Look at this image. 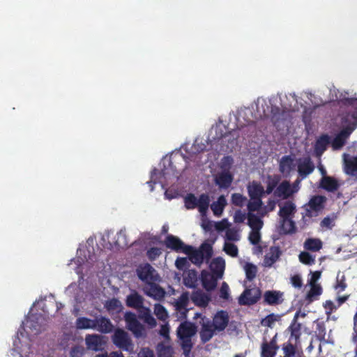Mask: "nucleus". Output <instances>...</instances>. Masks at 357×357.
I'll use <instances>...</instances> for the list:
<instances>
[{
	"label": "nucleus",
	"mask_w": 357,
	"mask_h": 357,
	"mask_svg": "<svg viewBox=\"0 0 357 357\" xmlns=\"http://www.w3.org/2000/svg\"><path fill=\"white\" fill-rule=\"evenodd\" d=\"M337 216L335 213L325 217L320 222V227L323 229H331L335 226V221Z\"/></svg>",
	"instance_id": "37998d69"
},
{
	"label": "nucleus",
	"mask_w": 357,
	"mask_h": 357,
	"mask_svg": "<svg viewBox=\"0 0 357 357\" xmlns=\"http://www.w3.org/2000/svg\"><path fill=\"white\" fill-rule=\"evenodd\" d=\"M216 331H223L228 326L229 318L226 311H218L211 320Z\"/></svg>",
	"instance_id": "4468645a"
},
{
	"label": "nucleus",
	"mask_w": 357,
	"mask_h": 357,
	"mask_svg": "<svg viewBox=\"0 0 357 357\" xmlns=\"http://www.w3.org/2000/svg\"><path fill=\"white\" fill-rule=\"evenodd\" d=\"M251 201H250L247 205L248 213H252L255 211H258L261 208L263 205V202L261 201V199L256 198V199H250Z\"/></svg>",
	"instance_id": "09e8293b"
},
{
	"label": "nucleus",
	"mask_w": 357,
	"mask_h": 357,
	"mask_svg": "<svg viewBox=\"0 0 357 357\" xmlns=\"http://www.w3.org/2000/svg\"><path fill=\"white\" fill-rule=\"evenodd\" d=\"M294 166L293 158L290 155H284L280 161L279 169L283 175H289Z\"/></svg>",
	"instance_id": "bb28decb"
},
{
	"label": "nucleus",
	"mask_w": 357,
	"mask_h": 357,
	"mask_svg": "<svg viewBox=\"0 0 357 357\" xmlns=\"http://www.w3.org/2000/svg\"><path fill=\"white\" fill-rule=\"evenodd\" d=\"M281 255V251L279 247H271L269 252L266 254L264 259V265L266 267H271L275 264Z\"/></svg>",
	"instance_id": "5701e85b"
},
{
	"label": "nucleus",
	"mask_w": 357,
	"mask_h": 357,
	"mask_svg": "<svg viewBox=\"0 0 357 357\" xmlns=\"http://www.w3.org/2000/svg\"><path fill=\"white\" fill-rule=\"evenodd\" d=\"M327 198L324 195H313L307 204L303 206L302 213L303 227L308 225L307 218L318 216L325 208Z\"/></svg>",
	"instance_id": "f03ea898"
},
{
	"label": "nucleus",
	"mask_w": 357,
	"mask_h": 357,
	"mask_svg": "<svg viewBox=\"0 0 357 357\" xmlns=\"http://www.w3.org/2000/svg\"><path fill=\"white\" fill-rule=\"evenodd\" d=\"M225 238L228 241H238V234L234 229H227L225 234Z\"/></svg>",
	"instance_id": "338daca9"
},
{
	"label": "nucleus",
	"mask_w": 357,
	"mask_h": 357,
	"mask_svg": "<svg viewBox=\"0 0 357 357\" xmlns=\"http://www.w3.org/2000/svg\"><path fill=\"white\" fill-rule=\"evenodd\" d=\"M144 290L146 295L157 301L163 299L165 296V289L154 282H148Z\"/></svg>",
	"instance_id": "ddd939ff"
},
{
	"label": "nucleus",
	"mask_w": 357,
	"mask_h": 357,
	"mask_svg": "<svg viewBox=\"0 0 357 357\" xmlns=\"http://www.w3.org/2000/svg\"><path fill=\"white\" fill-rule=\"evenodd\" d=\"M295 211L296 205L292 202L287 201L280 207L278 215L281 219L287 220L288 218H292L291 215L294 214Z\"/></svg>",
	"instance_id": "c756f323"
},
{
	"label": "nucleus",
	"mask_w": 357,
	"mask_h": 357,
	"mask_svg": "<svg viewBox=\"0 0 357 357\" xmlns=\"http://www.w3.org/2000/svg\"><path fill=\"white\" fill-rule=\"evenodd\" d=\"M282 293L278 291L268 290L264 294V303L270 305H275L282 303Z\"/></svg>",
	"instance_id": "aec40b11"
},
{
	"label": "nucleus",
	"mask_w": 357,
	"mask_h": 357,
	"mask_svg": "<svg viewBox=\"0 0 357 357\" xmlns=\"http://www.w3.org/2000/svg\"><path fill=\"white\" fill-rule=\"evenodd\" d=\"M159 357H173V349L172 347L164 344L158 345Z\"/></svg>",
	"instance_id": "864d4df0"
},
{
	"label": "nucleus",
	"mask_w": 357,
	"mask_h": 357,
	"mask_svg": "<svg viewBox=\"0 0 357 357\" xmlns=\"http://www.w3.org/2000/svg\"><path fill=\"white\" fill-rule=\"evenodd\" d=\"M246 201V197L239 193H234L231 195L232 204L236 206H243Z\"/></svg>",
	"instance_id": "5fc2aeb1"
},
{
	"label": "nucleus",
	"mask_w": 357,
	"mask_h": 357,
	"mask_svg": "<svg viewBox=\"0 0 357 357\" xmlns=\"http://www.w3.org/2000/svg\"><path fill=\"white\" fill-rule=\"evenodd\" d=\"M216 275L210 273L206 271H202L201 273V281L203 287L208 291L215 289L217 286L218 280Z\"/></svg>",
	"instance_id": "f3484780"
},
{
	"label": "nucleus",
	"mask_w": 357,
	"mask_h": 357,
	"mask_svg": "<svg viewBox=\"0 0 357 357\" xmlns=\"http://www.w3.org/2000/svg\"><path fill=\"white\" fill-rule=\"evenodd\" d=\"M106 307L109 310H117L121 307V304L118 299L112 298L107 301Z\"/></svg>",
	"instance_id": "13d9d810"
},
{
	"label": "nucleus",
	"mask_w": 357,
	"mask_h": 357,
	"mask_svg": "<svg viewBox=\"0 0 357 357\" xmlns=\"http://www.w3.org/2000/svg\"><path fill=\"white\" fill-rule=\"evenodd\" d=\"M298 344H296L294 342H290L288 340L287 342L282 344V350L284 352L283 357H294L296 353V347Z\"/></svg>",
	"instance_id": "58836bf2"
},
{
	"label": "nucleus",
	"mask_w": 357,
	"mask_h": 357,
	"mask_svg": "<svg viewBox=\"0 0 357 357\" xmlns=\"http://www.w3.org/2000/svg\"><path fill=\"white\" fill-rule=\"evenodd\" d=\"M298 315L299 312H296L290 326L287 328V331L290 333L289 340L290 342H294L296 344H300L301 336L302 334V325L301 323L298 322Z\"/></svg>",
	"instance_id": "1a4fd4ad"
},
{
	"label": "nucleus",
	"mask_w": 357,
	"mask_h": 357,
	"mask_svg": "<svg viewBox=\"0 0 357 357\" xmlns=\"http://www.w3.org/2000/svg\"><path fill=\"white\" fill-rule=\"evenodd\" d=\"M154 272L155 269L152 267L151 264L148 263L140 265L137 268V273L138 278L142 281L145 282L146 283L155 280L153 275V273Z\"/></svg>",
	"instance_id": "2eb2a0df"
},
{
	"label": "nucleus",
	"mask_w": 357,
	"mask_h": 357,
	"mask_svg": "<svg viewBox=\"0 0 357 357\" xmlns=\"http://www.w3.org/2000/svg\"><path fill=\"white\" fill-rule=\"evenodd\" d=\"M229 289L228 284L225 282H224L222 284V286H221V288L220 290V297L223 299L227 300L229 297Z\"/></svg>",
	"instance_id": "680f3d73"
},
{
	"label": "nucleus",
	"mask_w": 357,
	"mask_h": 357,
	"mask_svg": "<svg viewBox=\"0 0 357 357\" xmlns=\"http://www.w3.org/2000/svg\"><path fill=\"white\" fill-rule=\"evenodd\" d=\"M87 348L93 351H99L102 345V337L100 335H87L85 338Z\"/></svg>",
	"instance_id": "b1692460"
},
{
	"label": "nucleus",
	"mask_w": 357,
	"mask_h": 357,
	"mask_svg": "<svg viewBox=\"0 0 357 357\" xmlns=\"http://www.w3.org/2000/svg\"><path fill=\"white\" fill-rule=\"evenodd\" d=\"M322 245V241L319 238H308L304 243V248L312 252L320 250Z\"/></svg>",
	"instance_id": "473e14b6"
},
{
	"label": "nucleus",
	"mask_w": 357,
	"mask_h": 357,
	"mask_svg": "<svg viewBox=\"0 0 357 357\" xmlns=\"http://www.w3.org/2000/svg\"><path fill=\"white\" fill-rule=\"evenodd\" d=\"M139 312V318L144 320L146 319V317H148L149 314H151V310L149 308L142 306V308H139L137 310Z\"/></svg>",
	"instance_id": "774afa93"
},
{
	"label": "nucleus",
	"mask_w": 357,
	"mask_h": 357,
	"mask_svg": "<svg viewBox=\"0 0 357 357\" xmlns=\"http://www.w3.org/2000/svg\"><path fill=\"white\" fill-rule=\"evenodd\" d=\"M175 265L179 270H184L189 266L188 261L185 257H178L176 260Z\"/></svg>",
	"instance_id": "052dcab7"
},
{
	"label": "nucleus",
	"mask_w": 357,
	"mask_h": 357,
	"mask_svg": "<svg viewBox=\"0 0 357 357\" xmlns=\"http://www.w3.org/2000/svg\"><path fill=\"white\" fill-rule=\"evenodd\" d=\"M193 319H199L197 323L200 326L199 336L201 342L205 344L210 341L216 332L211 319L199 312H196Z\"/></svg>",
	"instance_id": "7ed1b4c3"
},
{
	"label": "nucleus",
	"mask_w": 357,
	"mask_h": 357,
	"mask_svg": "<svg viewBox=\"0 0 357 357\" xmlns=\"http://www.w3.org/2000/svg\"><path fill=\"white\" fill-rule=\"evenodd\" d=\"M185 206L187 209H194L197 206V199L192 193L188 194L184 199Z\"/></svg>",
	"instance_id": "49530a36"
},
{
	"label": "nucleus",
	"mask_w": 357,
	"mask_h": 357,
	"mask_svg": "<svg viewBox=\"0 0 357 357\" xmlns=\"http://www.w3.org/2000/svg\"><path fill=\"white\" fill-rule=\"evenodd\" d=\"M261 357H275L278 349L276 341L273 338L269 342L264 341L261 344Z\"/></svg>",
	"instance_id": "412c9836"
},
{
	"label": "nucleus",
	"mask_w": 357,
	"mask_h": 357,
	"mask_svg": "<svg viewBox=\"0 0 357 357\" xmlns=\"http://www.w3.org/2000/svg\"><path fill=\"white\" fill-rule=\"evenodd\" d=\"M209 268L211 273L216 275V278H222L225 269V261L221 257H218L212 259L210 263Z\"/></svg>",
	"instance_id": "dca6fc26"
},
{
	"label": "nucleus",
	"mask_w": 357,
	"mask_h": 357,
	"mask_svg": "<svg viewBox=\"0 0 357 357\" xmlns=\"http://www.w3.org/2000/svg\"><path fill=\"white\" fill-rule=\"evenodd\" d=\"M261 296V291L259 288L245 289L238 298L241 305H252L258 302Z\"/></svg>",
	"instance_id": "0eeeda50"
},
{
	"label": "nucleus",
	"mask_w": 357,
	"mask_h": 357,
	"mask_svg": "<svg viewBox=\"0 0 357 357\" xmlns=\"http://www.w3.org/2000/svg\"><path fill=\"white\" fill-rule=\"evenodd\" d=\"M154 313L160 320H165L168 317L165 307L160 303H157L154 305Z\"/></svg>",
	"instance_id": "de8ad7c7"
},
{
	"label": "nucleus",
	"mask_w": 357,
	"mask_h": 357,
	"mask_svg": "<svg viewBox=\"0 0 357 357\" xmlns=\"http://www.w3.org/2000/svg\"><path fill=\"white\" fill-rule=\"evenodd\" d=\"M84 354V348L81 346H75L71 348L70 355L72 357H81Z\"/></svg>",
	"instance_id": "e2e57ef3"
},
{
	"label": "nucleus",
	"mask_w": 357,
	"mask_h": 357,
	"mask_svg": "<svg viewBox=\"0 0 357 357\" xmlns=\"http://www.w3.org/2000/svg\"><path fill=\"white\" fill-rule=\"evenodd\" d=\"M248 238L252 245H257L261 241V234L259 230L252 229L249 234Z\"/></svg>",
	"instance_id": "4d7b16f0"
},
{
	"label": "nucleus",
	"mask_w": 357,
	"mask_h": 357,
	"mask_svg": "<svg viewBox=\"0 0 357 357\" xmlns=\"http://www.w3.org/2000/svg\"><path fill=\"white\" fill-rule=\"evenodd\" d=\"M93 330H96L101 333H109L113 331L114 326L110 319L107 317L100 315L93 319Z\"/></svg>",
	"instance_id": "9b49d317"
},
{
	"label": "nucleus",
	"mask_w": 357,
	"mask_h": 357,
	"mask_svg": "<svg viewBox=\"0 0 357 357\" xmlns=\"http://www.w3.org/2000/svg\"><path fill=\"white\" fill-rule=\"evenodd\" d=\"M248 225L254 230H260L263 227V221L260 217H258L252 213H248Z\"/></svg>",
	"instance_id": "f704fd0d"
},
{
	"label": "nucleus",
	"mask_w": 357,
	"mask_h": 357,
	"mask_svg": "<svg viewBox=\"0 0 357 357\" xmlns=\"http://www.w3.org/2000/svg\"><path fill=\"white\" fill-rule=\"evenodd\" d=\"M245 271L246 278L249 281H252L256 277L257 268L255 265L252 264L247 263L246 265L245 266Z\"/></svg>",
	"instance_id": "8fccbe9b"
},
{
	"label": "nucleus",
	"mask_w": 357,
	"mask_h": 357,
	"mask_svg": "<svg viewBox=\"0 0 357 357\" xmlns=\"http://www.w3.org/2000/svg\"><path fill=\"white\" fill-rule=\"evenodd\" d=\"M188 255L189 259L195 264H201L204 261L203 255L199 250H196L192 246V250L189 253H185Z\"/></svg>",
	"instance_id": "79ce46f5"
},
{
	"label": "nucleus",
	"mask_w": 357,
	"mask_h": 357,
	"mask_svg": "<svg viewBox=\"0 0 357 357\" xmlns=\"http://www.w3.org/2000/svg\"><path fill=\"white\" fill-rule=\"evenodd\" d=\"M197 331V326L188 321L181 323L177 329V335L181 340V347L185 357L190 356L193 347L191 337L196 334Z\"/></svg>",
	"instance_id": "f257e3e1"
},
{
	"label": "nucleus",
	"mask_w": 357,
	"mask_h": 357,
	"mask_svg": "<svg viewBox=\"0 0 357 357\" xmlns=\"http://www.w3.org/2000/svg\"><path fill=\"white\" fill-rule=\"evenodd\" d=\"M281 230L284 234H293L296 232V227L292 218L281 220Z\"/></svg>",
	"instance_id": "72a5a7b5"
},
{
	"label": "nucleus",
	"mask_w": 357,
	"mask_h": 357,
	"mask_svg": "<svg viewBox=\"0 0 357 357\" xmlns=\"http://www.w3.org/2000/svg\"><path fill=\"white\" fill-rule=\"evenodd\" d=\"M210 203V199L208 195L202 194L199 199H197V207L199 209V211L202 215H205L208 211Z\"/></svg>",
	"instance_id": "c9c22d12"
},
{
	"label": "nucleus",
	"mask_w": 357,
	"mask_h": 357,
	"mask_svg": "<svg viewBox=\"0 0 357 357\" xmlns=\"http://www.w3.org/2000/svg\"><path fill=\"white\" fill-rule=\"evenodd\" d=\"M315 169L314 162L310 157H305L298 160V173L301 179L312 174Z\"/></svg>",
	"instance_id": "9d476101"
},
{
	"label": "nucleus",
	"mask_w": 357,
	"mask_h": 357,
	"mask_svg": "<svg viewBox=\"0 0 357 357\" xmlns=\"http://www.w3.org/2000/svg\"><path fill=\"white\" fill-rule=\"evenodd\" d=\"M248 192L250 199H261L264 195L266 194V191L261 184L256 181H253L248 185Z\"/></svg>",
	"instance_id": "cd10ccee"
},
{
	"label": "nucleus",
	"mask_w": 357,
	"mask_h": 357,
	"mask_svg": "<svg viewBox=\"0 0 357 357\" xmlns=\"http://www.w3.org/2000/svg\"><path fill=\"white\" fill-rule=\"evenodd\" d=\"M245 213H243L241 210H238L235 212L234 215V221L236 223H242L245 221Z\"/></svg>",
	"instance_id": "0e129e2a"
},
{
	"label": "nucleus",
	"mask_w": 357,
	"mask_h": 357,
	"mask_svg": "<svg viewBox=\"0 0 357 357\" xmlns=\"http://www.w3.org/2000/svg\"><path fill=\"white\" fill-rule=\"evenodd\" d=\"M281 316L279 314H275L273 313H271L268 315H267L265 318H264L261 321V324L263 326H267L268 328H273L274 324L275 321H278L280 320Z\"/></svg>",
	"instance_id": "a19ab883"
},
{
	"label": "nucleus",
	"mask_w": 357,
	"mask_h": 357,
	"mask_svg": "<svg viewBox=\"0 0 357 357\" xmlns=\"http://www.w3.org/2000/svg\"><path fill=\"white\" fill-rule=\"evenodd\" d=\"M291 284L293 285V287L298 288V289L301 288V287L303 285V281H302L301 277L298 274L294 275L291 278Z\"/></svg>",
	"instance_id": "69168bd1"
},
{
	"label": "nucleus",
	"mask_w": 357,
	"mask_h": 357,
	"mask_svg": "<svg viewBox=\"0 0 357 357\" xmlns=\"http://www.w3.org/2000/svg\"><path fill=\"white\" fill-rule=\"evenodd\" d=\"M225 205L226 199L224 196L221 195L218 197L217 202H213L211 205V208L215 215H220L223 212Z\"/></svg>",
	"instance_id": "4c0bfd02"
},
{
	"label": "nucleus",
	"mask_w": 357,
	"mask_h": 357,
	"mask_svg": "<svg viewBox=\"0 0 357 357\" xmlns=\"http://www.w3.org/2000/svg\"><path fill=\"white\" fill-rule=\"evenodd\" d=\"M165 243L167 248L177 252L189 253L192 250V245H185L180 238L172 234L166 237Z\"/></svg>",
	"instance_id": "6e6552de"
},
{
	"label": "nucleus",
	"mask_w": 357,
	"mask_h": 357,
	"mask_svg": "<svg viewBox=\"0 0 357 357\" xmlns=\"http://www.w3.org/2000/svg\"><path fill=\"white\" fill-rule=\"evenodd\" d=\"M310 289L307 294L306 298L310 303L317 300L318 297L322 294V288L319 284H312Z\"/></svg>",
	"instance_id": "e433bc0d"
},
{
	"label": "nucleus",
	"mask_w": 357,
	"mask_h": 357,
	"mask_svg": "<svg viewBox=\"0 0 357 357\" xmlns=\"http://www.w3.org/2000/svg\"><path fill=\"white\" fill-rule=\"evenodd\" d=\"M189 303V293H182L180 297L175 301L176 311L181 313L182 318H186L188 312V305Z\"/></svg>",
	"instance_id": "a211bd4d"
},
{
	"label": "nucleus",
	"mask_w": 357,
	"mask_h": 357,
	"mask_svg": "<svg viewBox=\"0 0 357 357\" xmlns=\"http://www.w3.org/2000/svg\"><path fill=\"white\" fill-rule=\"evenodd\" d=\"M344 172L351 176H357V155L348 157L344 154Z\"/></svg>",
	"instance_id": "393cba45"
},
{
	"label": "nucleus",
	"mask_w": 357,
	"mask_h": 357,
	"mask_svg": "<svg viewBox=\"0 0 357 357\" xmlns=\"http://www.w3.org/2000/svg\"><path fill=\"white\" fill-rule=\"evenodd\" d=\"M349 135L346 130L341 131L336 137L331 142V146L334 150L341 149L346 142V139Z\"/></svg>",
	"instance_id": "2f4dec72"
},
{
	"label": "nucleus",
	"mask_w": 357,
	"mask_h": 357,
	"mask_svg": "<svg viewBox=\"0 0 357 357\" xmlns=\"http://www.w3.org/2000/svg\"><path fill=\"white\" fill-rule=\"evenodd\" d=\"M331 144V138L327 134L321 135L316 141L314 151L317 155H321L326 150L327 146Z\"/></svg>",
	"instance_id": "c85d7f7f"
},
{
	"label": "nucleus",
	"mask_w": 357,
	"mask_h": 357,
	"mask_svg": "<svg viewBox=\"0 0 357 357\" xmlns=\"http://www.w3.org/2000/svg\"><path fill=\"white\" fill-rule=\"evenodd\" d=\"M338 181L330 176H324L319 182V187L328 192H334L340 188Z\"/></svg>",
	"instance_id": "6ab92c4d"
},
{
	"label": "nucleus",
	"mask_w": 357,
	"mask_h": 357,
	"mask_svg": "<svg viewBox=\"0 0 357 357\" xmlns=\"http://www.w3.org/2000/svg\"><path fill=\"white\" fill-rule=\"evenodd\" d=\"M233 181V176L229 172H222L218 174L215 178V183L220 188L227 189Z\"/></svg>",
	"instance_id": "4be33fe9"
},
{
	"label": "nucleus",
	"mask_w": 357,
	"mask_h": 357,
	"mask_svg": "<svg viewBox=\"0 0 357 357\" xmlns=\"http://www.w3.org/2000/svg\"><path fill=\"white\" fill-rule=\"evenodd\" d=\"M296 192L297 190L292 188L289 181H283L274 190L273 195L275 197L287 199Z\"/></svg>",
	"instance_id": "f8f14e48"
},
{
	"label": "nucleus",
	"mask_w": 357,
	"mask_h": 357,
	"mask_svg": "<svg viewBox=\"0 0 357 357\" xmlns=\"http://www.w3.org/2000/svg\"><path fill=\"white\" fill-rule=\"evenodd\" d=\"M299 260L305 265H312L315 263V258L307 252H301L298 256Z\"/></svg>",
	"instance_id": "3c124183"
},
{
	"label": "nucleus",
	"mask_w": 357,
	"mask_h": 357,
	"mask_svg": "<svg viewBox=\"0 0 357 357\" xmlns=\"http://www.w3.org/2000/svg\"><path fill=\"white\" fill-rule=\"evenodd\" d=\"M76 326L79 329H93L95 327L93 319L79 317L76 321Z\"/></svg>",
	"instance_id": "ea45409f"
},
{
	"label": "nucleus",
	"mask_w": 357,
	"mask_h": 357,
	"mask_svg": "<svg viewBox=\"0 0 357 357\" xmlns=\"http://www.w3.org/2000/svg\"><path fill=\"white\" fill-rule=\"evenodd\" d=\"M127 328L136 337H141L145 334L144 326L137 320L135 313L127 312L124 316Z\"/></svg>",
	"instance_id": "423d86ee"
},
{
	"label": "nucleus",
	"mask_w": 357,
	"mask_h": 357,
	"mask_svg": "<svg viewBox=\"0 0 357 357\" xmlns=\"http://www.w3.org/2000/svg\"><path fill=\"white\" fill-rule=\"evenodd\" d=\"M223 250L229 256L236 257L238 255V250L237 246L231 243L225 242L224 244Z\"/></svg>",
	"instance_id": "603ef678"
},
{
	"label": "nucleus",
	"mask_w": 357,
	"mask_h": 357,
	"mask_svg": "<svg viewBox=\"0 0 357 357\" xmlns=\"http://www.w3.org/2000/svg\"><path fill=\"white\" fill-rule=\"evenodd\" d=\"M347 283L345 282V276L342 275L341 278L339 277L337 278L336 284L335 285V289L339 290V291H343L347 288Z\"/></svg>",
	"instance_id": "bf43d9fd"
},
{
	"label": "nucleus",
	"mask_w": 357,
	"mask_h": 357,
	"mask_svg": "<svg viewBox=\"0 0 357 357\" xmlns=\"http://www.w3.org/2000/svg\"><path fill=\"white\" fill-rule=\"evenodd\" d=\"M197 282V272L194 270H188L183 273V284L188 288H195Z\"/></svg>",
	"instance_id": "7c9ffc66"
},
{
	"label": "nucleus",
	"mask_w": 357,
	"mask_h": 357,
	"mask_svg": "<svg viewBox=\"0 0 357 357\" xmlns=\"http://www.w3.org/2000/svg\"><path fill=\"white\" fill-rule=\"evenodd\" d=\"M113 343L119 348L131 352L133 350V344L128 333L121 328H117L112 336Z\"/></svg>",
	"instance_id": "39448f33"
},
{
	"label": "nucleus",
	"mask_w": 357,
	"mask_h": 357,
	"mask_svg": "<svg viewBox=\"0 0 357 357\" xmlns=\"http://www.w3.org/2000/svg\"><path fill=\"white\" fill-rule=\"evenodd\" d=\"M126 303L128 307L138 310L144 305V298L135 291L127 296Z\"/></svg>",
	"instance_id": "a878e982"
},
{
	"label": "nucleus",
	"mask_w": 357,
	"mask_h": 357,
	"mask_svg": "<svg viewBox=\"0 0 357 357\" xmlns=\"http://www.w3.org/2000/svg\"><path fill=\"white\" fill-rule=\"evenodd\" d=\"M280 178L278 176L273 177L268 176L267 179V185L266 189V194L269 195L273 192L275 189L279 185Z\"/></svg>",
	"instance_id": "c03bdc74"
},
{
	"label": "nucleus",
	"mask_w": 357,
	"mask_h": 357,
	"mask_svg": "<svg viewBox=\"0 0 357 357\" xmlns=\"http://www.w3.org/2000/svg\"><path fill=\"white\" fill-rule=\"evenodd\" d=\"M199 252L203 255V259L208 261L211 259L213 255V248L211 244L204 243H203L199 250Z\"/></svg>",
	"instance_id": "a18cd8bd"
},
{
	"label": "nucleus",
	"mask_w": 357,
	"mask_h": 357,
	"mask_svg": "<svg viewBox=\"0 0 357 357\" xmlns=\"http://www.w3.org/2000/svg\"><path fill=\"white\" fill-rule=\"evenodd\" d=\"M161 253L162 252L160 248L153 247L147 250L146 256L151 261H153L155 260Z\"/></svg>",
	"instance_id": "6e6d98bb"
},
{
	"label": "nucleus",
	"mask_w": 357,
	"mask_h": 357,
	"mask_svg": "<svg viewBox=\"0 0 357 357\" xmlns=\"http://www.w3.org/2000/svg\"><path fill=\"white\" fill-rule=\"evenodd\" d=\"M337 105L340 107H350L354 111L342 117V123H347L350 120L357 121V98H348L341 94L337 99Z\"/></svg>",
	"instance_id": "20e7f679"
}]
</instances>
